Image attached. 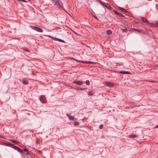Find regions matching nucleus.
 Wrapping results in <instances>:
<instances>
[{
    "label": "nucleus",
    "mask_w": 158,
    "mask_h": 158,
    "mask_svg": "<svg viewBox=\"0 0 158 158\" xmlns=\"http://www.w3.org/2000/svg\"><path fill=\"white\" fill-rule=\"evenodd\" d=\"M55 4L58 6L60 8H63V4L60 0H56V1Z\"/></svg>",
    "instance_id": "1"
},
{
    "label": "nucleus",
    "mask_w": 158,
    "mask_h": 158,
    "mask_svg": "<svg viewBox=\"0 0 158 158\" xmlns=\"http://www.w3.org/2000/svg\"><path fill=\"white\" fill-rule=\"evenodd\" d=\"M39 99L40 102L42 103H45L46 102V97L43 95H41L39 97Z\"/></svg>",
    "instance_id": "2"
},
{
    "label": "nucleus",
    "mask_w": 158,
    "mask_h": 158,
    "mask_svg": "<svg viewBox=\"0 0 158 158\" xmlns=\"http://www.w3.org/2000/svg\"><path fill=\"white\" fill-rule=\"evenodd\" d=\"M33 29L39 32H43V30L42 29L37 27H33Z\"/></svg>",
    "instance_id": "3"
},
{
    "label": "nucleus",
    "mask_w": 158,
    "mask_h": 158,
    "mask_svg": "<svg viewBox=\"0 0 158 158\" xmlns=\"http://www.w3.org/2000/svg\"><path fill=\"white\" fill-rule=\"evenodd\" d=\"M132 31H137L139 33H141L142 34H144L145 32H143V31L140 29H132Z\"/></svg>",
    "instance_id": "4"
},
{
    "label": "nucleus",
    "mask_w": 158,
    "mask_h": 158,
    "mask_svg": "<svg viewBox=\"0 0 158 158\" xmlns=\"http://www.w3.org/2000/svg\"><path fill=\"white\" fill-rule=\"evenodd\" d=\"M141 19L142 21H143V22L144 23H149V21L148 20V19L146 18H145L144 17H143L142 16L141 17Z\"/></svg>",
    "instance_id": "5"
},
{
    "label": "nucleus",
    "mask_w": 158,
    "mask_h": 158,
    "mask_svg": "<svg viewBox=\"0 0 158 158\" xmlns=\"http://www.w3.org/2000/svg\"><path fill=\"white\" fill-rule=\"evenodd\" d=\"M74 84H77L78 85H81L83 84V82L81 81H75L73 82Z\"/></svg>",
    "instance_id": "6"
},
{
    "label": "nucleus",
    "mask_w": 158,
    "mask_h": 158,
    "mask_svg": "<svg viewBox=\"0 0 158 158\" xmlns=\"http://www.w3.org/2000/svg\"><path fill=\"white\" fill-rule=\"evenodd\" d=\"M119 73L123 74H129L130 73L128 71H120Z\"/></svg>",
    "instance_id": "7"
},
{
    "label": "nucleus",
    "mask_w": 158,
    "mask_h": 158,
    "mask_svg": "<svg viewBox=\"0 0 158 158\" xmlns=\"http://www.w3.org/2000/svg\"><path fill=\"white\" fill-rule=\"evenodd\" d=\"M66 115L69 117V119L71 120H73L74 119V117L68 114H66Z\"/></svg>",
    "instance_id": "8"
},
{
    "label": "nucleus",
    "mask_w": 158,
    "mask_h": 158,
    "mask_svg": "<svg viewBox=\"0 0 158 158\" xmlns=\"http://www.w3.org/2000/svg\"><path fill=\"white\" fill-rule=\"evenodd\" d=\"M23 151L25 152H26V154L27 155H30L29 151L26 148H25L23 149Z\"/></svg>",
    "instance_id": "9"
},
{
    "label": "nucleus",
    "mask_w": 158,
    "mask_h": 158,
    "mask_svg": "<svg viewBox=\"0 0 158 158\" xmlns=\"http://www.w3.org/2000/svg\"><path fill=\"white\" fill-rule=\"evenodd\" d=\"M81 62L83 63L91 64L93 62L90 61H81Z\"/></svg>",
    "instance_id": "10"
},
{
    "label": "nucleus",
    "mask_w": 158,
    "mask_h": 158,
    "mask_svg": "<svg viewBox=\"0 0 158 158\" xmlns=\"http://www.w3.org/2000/svg\"><path fill=\"white\" fill-rule=\"evenodd\" d=\"M106 85L109 87H110L113 86V85L110 82H106Z\"/></svg>",
    "instance_id": "11"
},
{
    "label": "nucleus",
    "mask_w": 158,
    "mask_h": 158,
    "mask_svg": "<svg viewBox=\"0 0 158 158\" xmlns=\"http://www.w3.org/2000/svg\"><path fill=\"white\" fill-rule=\"evenodd\" d=\"M118 8H119V10H122V11H123V12H126V13L127 12V11L126 10H125V9H124L123 8H122V7H118Z\"/></svg>",
    "instance_id": "12"
},
{
    "label": "nucleus",
    "mask_w": 158,
    "mask_h": 158,
    "mask_svg": "<svg viewBox=\"0 0 158 158\" xmlns=\"http://www.w3.org/2000/svg\"><path fill=\"white\" fill-rule=\"evenodd\" d=\"M56 40L57 41H60V42H62V43H65V42L64 41V40H63L61 39H59V38H56Z\"/></svg>",
    "instance_id": "13"
},
{
    "label": "nucleus",
    "mask_w": 158,
    "mask_h": 158,
    "mask_svg": "<svg viewBox=\"0 0 158 158\" xmlns=\"http://www.w3.org/2000/svg\"><path fill=\"white\" fill-rule=\"evenodd\" d=\"M121 30L123 32H127L128 31V30L127 29H126L125 27L122 28L121 29Z\"/></svg>",
    "instance_id": "14"
},
{
    "label": "nucleus",
    "mask_w": 158,
    "mask_h": 158,
    "mask_svg": "<svg viewBox=\"0 0 158 158\" xmlns=\"http://www.w3.org/2000/svg\"><path fill=\"white\" fill-rule=\"evenodd\" d=\"M106 33L107 34L110 35L112 34V31L111 30H108L106 31Z\"/></svg>",
    "instance_id": "15"
},
{
    "label": "nucleus",
    "mask_w": 158,
    "mask_h": 158,
    "mask_svg": "<svg viewBox=\"0 0 158 158\" xmlns=\"http://www.w3.org/2000/svg\"><path fill=\"white\" fill-rule=\"evenodd\" d=\"M22 82L24 85H27L28 83V81H27L25 80H23Z\"/></svg>",
    "instance_id": "16"
},
{
    "label": "nucleus",
    "mask_w": 158,
    "mask_h": 158,
    "mask_svg": "<svg viewBox=\"0 0 158 158\" xmlns=\"http://www.w3.org/2000/svg\"><path fill=\"white\" fill-rule=\"evenodd\" d=\"M16 150L17 151H18V152H20V153H22L23 152V150L22 149H21L19 148H17V149Z\"/></svg>",
    "instance_id": "17"
},
{
    "label": "nucleus",
    "mask_w": 158,
    "mask_h": 158,
    "mask_svg": "<svg viewBox=\"0 0 158 158\" xmlns=\"http://www.w3.org/2000/svg\"><path fill=\"white\" fill-rule=\"evenodd\" d=\"M106 7L108 9H109L111 7V6L109 4L107 3L105 5Z\"/></svg>",
    "instance_id": "18"
},
{
    "label": "nucleus",
    "mask_w": 158,
    "mask_h": 158,
    "mask_svg": "<svg viewBox=\"0 0 158 158\" xmlns=\"http://www.w3.org/2000/svg\"><path fill=\"white\" fill-rule=\"evenodd\" d=\"M79 124V123L78 122H75L73 123V125L75 126H77Z\"/></svg>",
    "instance_id": "19"
},
{
    "label": "nucleus",
    "mask_w": 158,
    "mask_h": 158,
    "mask_svg": "<svg viewBox=\"0 0 158 158\" xmlns=\"http://www.w3.org/2000/svg\"><path fill=\"white\" fill-rule=\"evenodd\" d=\"M114 13H115V15H119L120 14V12H118V11H116L115 10H114Z\"/></svg>",
    "instance_id": "20"
},
{
    "label": "nucleus",
    "mask_w": 158,
    "mask_h": 158,
    "mask_svg": "<svg viewBox=\"0 0 158 158\" xmlns=\"http://www.w3.org/2000/svg\"><path fill=\"white\" fill-rule=\"evenodd\" d=\"M93 95V93L92 91H89L88 93V95L89 96H92Z\"/></svg>",
    "instance_id": "21"
},
{
    "label": "nucleus",
    "mask_w": 158,
    "mask_h": 158,
    "mask_svg": "<svg viewBox=\"0 0 158 158\" xmlns=\"http://www.w3.org/2000/svg\"><path fill=\"white\" fill-rule=\"evenodd\" d=\"M85 83L87 85H89L90 84V82H89V81L88 80H86V81Z\"/></svg>",
    "instance_id": "22"
},
{
    "label": "nucleus",
    "mask_w": 158,
    "mask_h": 158,
    "mask_svg": "<svg viewBox=\"0 0 158 158\" xmlns=\"http://www.w3.org/2000/svg\"><path fill=\"white\" fill-rule=\"evenodd\" d=\"M18 2H27L25 0H17Z\"/></svg>",
    "instance_id": "23"
},
{
    "label": "nucleus",
    "mask_w": 158,
    "mask_h": 158,
    "mask_svg": "<svg viewBox=\"0 0 158 158\" xmlns=\"http://www.w3.org/2000/svg\"><path fill=\"white\" fill-rule=\"evenodd\" d=\"M11 141L12 142L16 144H17L19 143L17 141H16V140H11Z\"/></svg>",
    "instance_id": "24"
},
{
    "label": "nucleus",
    "mask_w": 158,
    "mask_h": 158,
    "mask_svg": "<svg viewBox=\"0 0 158 158\" xmlns=\"http://www.w3.org/2000/svg\"><path fill=\"white\" fill-rule=\"evenodd\" d=\"M87 89V88H80L79 89L81 90H86Z\"/></svg>",
    "instance_id": "25"
},
{
    "label": "nucleus",
    "mask_w": 158,
    "mask_h": 158,
    "mask_svg": "<svg viewBox=\"0 0 158 158\" xmlns=\"http://www.w3.org/2000/svg\"><path fill=\"white\" fill-rule=\"evenodd\" d=\"M23 50L25 51H26L27 52H29V50L26 48H23Z\"/></svg>",
    "instance_id": "26"
},
{
    "label": "nucleus",
    "mask_w": 158,
    "mask_h": 158,
    "mask_svg": "<svg viewBox=\"0 0 158 158\" xmlns=\"http://www.w3.org/2000/svg\"><path fill=\"white\" fill-rule=\"evenodd\" d=\"M103 127V124H101L100 125L99 128L100 129H102Z\"/></svg>",
    "instance_id": "27"
},
{
    "label": "nucleus",
    "mask_w": 158,
    "mask_h": 158,
    "mask_svg": "<svg viewBox=\"0 0 158 158\" xmlns=\"http://www.w3.org/2000/svg\"><path fill=\"white\" fill-rule=\"evenodd\" d=\"M155 26H158V21L155 22Z\"/></svg>",
    "instance_id": "28"
},
{
    "label": "nucleus",
    "mask_w": 158,
    "mask_h": 158,
    "mask_svg": "<svg viewBox=\"0 0 158 158\" xmlns=\"http://www.w3.org/2000/svg\"><path fill=\"white\" fill-rule=\"evenodd\" d=\"M150 26L151 27L155 26V23H150Z\"/></svg>",
    "instance_id": "29"
},
{
    "label": "nucleus",
    "mask_w": 158,
    "mask_h": 158,
    "mask_svg": "<svg viewBox=\"0 0 158 158\" xmlns=\"http://www.w3.org/2000/svg\"><path fill=\"white\" fill-rule=\"evenodd\" d=\"M131 138H134L135 137L136 135H131L130 136Z\"/></svg>",
    "instance_id": "30"
},
{
    "label": "nucleus",
    "mask_w": 158,
    "mask_h": 158,
    "mask_svg": "<svg viewBox=\"0 0 158 158\" xmlns=\"http://www.w3.org/2000/svg\"><path fill=\"white\" fill-rule=\"evenodd\" d=\"M119 26H120V28H121V29L122 28H124V26L123 25H120Z\"/></svg>",
    "instance_id": "31"
},
{
    "label": "nucleus",
    "mask_w": 158,
    "mask_h": 158,
    "mask_svg": "<svg viewBox=\"0 0 158 158\" xmlns=\"http://www.w3.org/2000/svg\"><path fill=\"white\" fill-rule=\"evenodd\" d=\"M18 148V147L15 146V145H14V147H12L13 148L15 149L16 150V149H17V148Z\"/></svg>",
    "instance_id": "32"
},
{
    "label": "nucleus",
    "mask_w": 158,
    "mask_h": 158,
    "mask_svg": "<svg viewBox=\"0 0 158 158\" xmlns=\"http://www.w3.org/2000/svg\"><path fill=\"white\" fill-rule=\"evenodd\" d=\"M9 145L11 146L12 148L14 146V145L13 143H9Z\"/></svg>",
    "instance_id": "33"
},
{
    "label": "nucleus",
    "mask_w": 158,
    "mask_h": 158,
    "mask_svg": "<svg viewBox=\"0 0 158 158\" xmlns=\"http://www.w3.org/2000/svg\"><path fill=\"white\" fill-rule=\"evenodd\" d=\"M119 16H120L121 17H124V15H123L122 13H120V14L119 15Z\"/></svg>",
    "instance_id": "34"
},
{
    "label": "nucleus",
    "mask_w": 158,
    "mask_h": 158,
    "mask_svg": "<svg viewBox=\"0 0 158 158\" xmlns=\"http://www.w3.org/2000/svg\"><path fill=\"white\" fill-rule=\"evenodd\" d=\"M94 18L98 20V18L95 15L94 16Z\"/></svg>",
    "instance_id": "35"
},
{
    "label": "nucleus",
    "mask_w": 158,
    "mask_h": 158,
    "mask_svg": "<svg viewBox=\"0 0 158 158\" xmlns=\"http://www.w3.org/2000/svg\"><path fill=\"white\" fill-rule=\"evenodd\" d=\"M124 23H125V24H127V21H125L124 22Z\"/></svg>",
    "instance_id": "36"
},
{
    "label": "nucleus",
    "mask_w": 158,
    "mask_h": 158,
    "mask_svg": "<svg viewBox=\"0 0 158 158\" xmlns=\"http://www.w3.org/2000/svg\"><path fill=\"white\" fill-rule=\"evenodd\" d=\"M53 2H54V3H55V2H56V0H51Z\"/></svg>",
    "instance_id": "37"
},
{
    "label": "nucleus",
    "mask_w": 158,
    "mask_h": 158,
    "mask_svg": "<svg viewBox=\"0 0 158 158\" xmlns=\"http://www.w3.org/2000/svg\"><path fill=\"white\" fill-rule=\"evenodd\" d=\"M156 127V128H158V125H157V126H156V127Z\"/></svg>",
    "instance_id": "38"
},
{
    "label": "nucleus",
    "mask_w": 158,
    "mask_h": 158,
    "mask_svg": "<svg viewBox=\"0 0 158 158\" xmlns=\"http://www.w3.org/2000/svg\"><path fill=\"white\" fill-rule=\"evenodd\" d=\"M151 82H155V81H151Z\"/></svg>",
    "instance_id": "39"
},
{
    "label": "nucleus",
    "mask_w": 158,
    "mask_h": 158,
    "mask_svg": "<svg viewBox=\"0 0 158 158\" xmlns=\"http://www.w3.org/2000/svg\"><path fill=\"white\" fill-rule=\"evenodd\" d=\"M116 64H119V63H116Z\"/></svg>",
    "instance_id": "40"
},
{
    "label": "nucleus",
    "mask_w": 158,
    "mask_h": 158,
    "mask_svg": "<svg viewBox=\"0 0 158 158\" xmlns=\"http://www.w3.org/2000/svg\"><path fill=\"white\" fill-rule=\"evenodd\" d=\"M135 23H138V22H135Z\"/></svg>",
    "instance_id": "41"
}]
</instances>
